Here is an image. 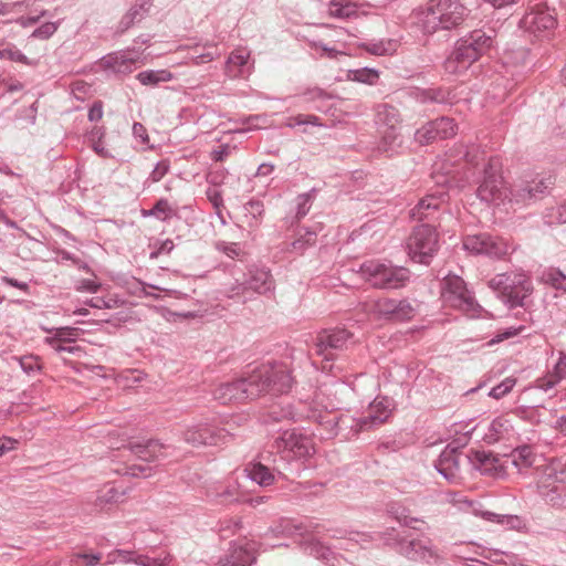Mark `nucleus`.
<instances>
[{"instance_id":"1","label":"nucleus","mask_w":566,"mask_h":566,"mask_svg":"<svg viewBox=\"0 0 566 566\" xmlns=\"http://www.w3.org/2000/svg\"><path fill=\"white\" fill-rule=\"evenodd\" d=\"M248 399L264 394H282L292 387L293 378L286 365L266 364L255 368L248 377L242 378Z\"/></svg>"},{"instance_id":"2","label":"nucleus","mask_w":566,"mask_h":566,"mask_svg":"<svg viewBox=\"0 0 566 566\" xmlns=\"http://www.w3.org/2000/svg\"><path fill=\"white\" fill-rule=\"evenodd\" d=\"M423 21L424 34L450 30L463 21L464 7L460 0H430Z\"/></svg>"},{"instance_id":"3","label":"nucleus","mask_w":566,"mask_h":566,"mask_svg":"<svg viewBox=\"0 0 566 566\" xmlns=\"http://www.w3.org/2000/svg\"><path fill=\"white\" fill-rule=\"evenodd\" d=\"M511 306L522 305L532 292V283L524 273L511 272L495 275L489 283Z\"/></svg>"},{"instance_id":"4","label":"nucleus","mask_w":566,"mask_h":566,"mask_svg":"<svg viewBox=\"0 0 566 566\" xmlns=\"http://www.w3.org/2000/svg\"><path fill=\"white\" fill-rule=\"evenodd\" d=\"M360 271L366 281L379 289H398L409 280L407 269L391 268L375 261L364 263Z\"/></svg>"},{"instance_id":"5","label":"nucleus","mask_w":566,"mask_h":566,"mask_svg":"<svg viewBox=\"0 0 566 566\" xmlns=\"http://www.w3.org/2000/svg\"><path fill=\"white\" fill-rule=\"evenodd\" d=\"M408 253L418 263L428 264L438 250V234L428 226L417 227L408 239Z\"/></svg>"},{"instance_id":"6","label":"nucleus","mask_w":566,"mask_h":566,"mask_svg":"<svg viewBox=\"0 0 566 566\" xmlns=\"http://www.w3.org/2000/svg\"><path fill=\"white\" fill-rule=\"evenodd\" d=\"M441 296L446 305L468 315L473 316L476 311L478 304L460 276L449 275L443 280Z\"/></svg>"},{"instance_id":"7","label":"nucleus","mask_w":566,"mask_h":566,"mask_svg":"<svg viewBox=\"0 0 566 566\" xmlns=\"http://www.w3.org/2000/svg\"><path fill=\"white\" fill-rule=\"evenodd\" d=\"M463 247L472 253L486 254L497 259L511 254L514 250L509 241L486 233L467 235L463 240Z\"/></svg>"},{"instance_id":"8","label":"nucleus","mask_w":566,"mask_h":566,"mask_svg":"<svg viewBox=\"0 0 566 566\" xmlns=\"http://www.w3.org/2000/svg\"><path fill=\"white\" fill-rule=\"evenodd\" d=\"M277 451L287 452L294 458H307L315 453L312 437L295 430L285 431L276 441Z\"/></svg>"},{"instance_id":"9","label":"nucleus","mask_w":566,"mask_h":566,"mask_svg":"<svg viewBox=\"0 0 566 566\" xmlns=\"http://www.w3.org/2000/svg\"><path fill=\"white\" fill-rule=\"evenodd\" d=\"M457 134V125L453 119L442 117L429 122L417 129L415 139L420 145H428L438 139L453 137Z\"/></svg>"},{"instance_id":"10","label":"nucleus","mask_w":566,"mask_h":566,"mask_svg":"<svg viewBox=\"0 0 566 566\" xmlns=\"http://www.w3.org/2000/svg\"><path fill=\"white\" fill-rule=\"evenodd\" d=\"M350 336V333L345 329L323 331L317 336L315 352L324 360H333L334 352L345 349Z\"/></svg>"},{"instance_id":"11","label":"nucleus","mask_w":566,"mask_h":566,"mask_svg":"<svg viewBox=\"0 0 566 566\" xmlns=\"http://www.w3.org/2000/svg\"><path fill=\"white\" fill-rule=\"evenodd\" d=\"M501 163L497 158H491L484 170V178L478 188L479 197L489 202H495L502 196Z\"/></svg>"},{"instance_id":"12","label":"nucleus","mask_w":566,"mask_h":566,"mask_svg":"<svg viewBox=\"0 0 566 566\" xmlns=\"http://www.w3.org/2000/svg\"><path fill=\"white\" fill-rule=\"evenodd\" d=\"M380 120L384 122V128L380 129L381 138L378 149L388 153L394 149L399 138L398 125L400 123L396 109H387L384 114H379Z\"/></svg>"},{"instance_id":"13","label":"nucleus","mask_w":566,"mask_h":566,"mask_svg":"<svg viewBox=\"0 0 566 566\" xmlns=\"http://www.w3.org/2000/svg\"><path fill=\"white\" fill-rule=\"evenodd\" d=\"M551 184L549 180L538 179L517 185L511 192V200L518 205H527L543 196Z\"/></svg>"},{"instance_id":"14","label":"nucleus","mask_w":566,"mask_h":566,"mask_svg":"<svg viewBox=\"0 0 566 566\" xmlns=\"http://www.w3.org/2000/svg\"><path fill=\"white\" fill-rule=\"evenodd\" d=\"M522 22L526 27V30L535 35L537 32H543L555 28L557 20L549 10L538 9L536 11L526 13Z\"/></svg>"},{"instance_id":"15","label":"nucleus","mask_w":566,"mask_h":566,"mask_svg":"<svg viewBox=\"0 0 566 566\" xmlns=\"http://www.w3.org/2000/svg\"><path fill=\"white\" fill-rule=\"evenodd\" d=\"M391 403L388 398L375 399L368 410V416L359 421V431L369 426H379L387 421L391 413Z\"/></svg>"},{"instance_id":"16","label":"nucleus","mask_w":566,"mask_h":566,"mask_svg":"<svg viewBox=\"0 0 566 566\" xmlns=\"http://www.w3.org/2000/svg\"><path fill=\"white\" fill-rule=\"evenodd\" d=\"M370 311L376 312L380 316L406 319L410 317L413 310L410 304L405 302L396 303L394 300L382 298L370 304Z\"/></svg>"},{"instance_id":"17","label":"nucleus","mask_w":566,"mask_h":566,"mask_svg":"<svg viewBox=\"0 0 566 566\" xmlns=\"http://www.w3.org/2000/svg\"><path fill=\"white\" fill-rule=\"evenodd\" d=\"M153 7V0H136L130 9L123 15L118 24V32L124 33L133 25L143 21Z\"/></svg>"},{"instance_id":"18","label":"nucleus","mask_w":566,"mask_h":566,"mask_svg":"<svg viewBox=\"0 0 566 566\" xmlns=\"http://www.w3.org/2000/svg\"><path fill=\"white\" fill-rule=\"evenodd\" d=\"M566 378V354H560L552 371L536 380V388L553 396L554 388Z\"/></svg>"},{"instance_id":"19","label":"nucleus","mask_w":566,"mask_h":566,"mask_svg":"<svg viewBox=\"0 0 566 566\" xmlns=\"http://www.w3.org/2000/svg\"><path fill=\"white\" fill-rule=\"evenodd\" d=\"M480 55L479 43L476 40L468 43V40L461 41L458 43V46L452 54L451 59L448 61L449 67L458 62L462 65V69L468 67L472 62H474Z\"/></svg>"},{"instance_id":"20","label":"nucleus","mask_w":566,"mask_h":566,"mask_svg":"<svg viewBox=\"0 0 566 566\" xmlns=\"http://www.w3.org/2000/svg\"><path fill=\"white\" fill-rule=\"evenodd\" d=\"M184 439L192 447L213 446L218 443V437L208 427H191L184 432Z\"/></svg>"},{"instance_id":"21","label":"nucleus","mask_w":566,"mask_h":566,"mask_svg":"<svg viewBox=\"0 0 566 566\" xmlns=\"http://www.w3.org/2000/svg\"><path fill=\"white\" fill-rule=\"evenodd\" d=\"M513 431V423L510 415H502L495 418L489 426L488 432L484 434V439L490 442H496L503 438L510 436Z\"/></svg>"},{"instance_id":"22","label":"nucleus","mask_w":566,"mask_h":566,"mask_svg":"<svg viewBox=\"0 0 566 566\" xmlns=\"http://www.w3.org/2000/svg\"><path fill=\"white\" fill-rule=\"evenodd\" d=\"M216 397L224 403L247 400L248 396L244 390V382L242 381V378L219 386L216 390Z\"/></svg>"},{"instance_id":"23","label":"nucleus","mask_w":566,"mask_h":566,"mask_svg":"<svg viewBox=\"0 0 566 566\" xmlns=\"http://www.w3.org/2000/svg\"><path fill=\"white\" fill-rule=\"evenodd\" d=\"M78 329L74 327L57 328L53 337H48L45 342L57 353L67 352L75 353L78 347L65 346L64 344L72 340V337L77 336Z\"/></svg>"},{"instance_id":"24","label":"nucleus","mask_w":566,"mask_h":566,"mask_svg":"<svg viewBox=\"0 0 566 566\" xmlns=\"http://www.w3.org/2000/svg\"><path fill=\"white\" fill-rule=\"evenodd\" d=\"M437 469L448 480L457 478L459 458L454 450L443 452L438 461Z\"/></svg>"},{"instance_id":"25","label":"nucleus","mask_w":566,"mask_h":566,"mask_svg":"<svg viewBox=\"0 0 566 566\" xmlns=\"http://www.w3.org/2000/svg\"><path fill=\"white\" fill-rule=\"evenodd\" d=\"M164 444L156 440H150L145 444H134L132 451L144 461H155L164 454Z\"/></svg>"},{"instance_id":"26","label":"nucleus","mask_w":566,"mask_h":566,"mask_svg":"<svg viewBox=\"0 0 566 566\" xmlns=\"http://www.w3.org/2000/svg\"><path fill=\"white\" fill-rule=\"evenodd\" d=\"M366 50L374 55H385L394 53L398 48V41L391 38H373L364 44Z\"/></svg>"},{"instance_id":"27","label":"nucleus","mask_w":566,"mask_h":566,"mask_svg":"<svg viewBox=\"0 0 566 566\" xmlns=\"http://www.w3.org/2000/svg\"><path fill=\"white\" fill-rule=\"evenodd\" d=\"M512 463L518 469L523 470L530 468L535 462V454L531 447L523 446L515 449L511 453Z\"/></svg>"},{"instance_id":"28","label":"nucleus","mask_w":566,"mask_h":566,"mask_svg":"<svg viewBox=\"0 0 566 566\" xmlns=\"http://www.w3.org/2000/svg\"><path fill=\"white\" fill-rule=\"evenodd\" d=\"M249 476L261 486H269L275 480L270 469L261 463H254L249 468Z\"/></svg>"},{"instance_id":"29","label":"nucleus","mask_w":566,"mask_h":566,"mask_svg":"<svg viewBox=\"0 0 566 566\" xmlns=\"http://www.w3.org/2000/svg\"><path fill=\"white\" fill-rule=\"evenodd\" d=\"M137 78L143 85H156L160 82H169L172 74L167 70L145 71L140 72Z\"/></svg>"},{"instance_id":"30","label":"nucleus","mask_w":566,"mask_h":566,"mask_svg":"<svg viewBox=\"0 0 566 566\" xmlns=\"http://www.w3.org/2000/svg\"><path fill=\"white\" fill-rule=\"evenodd\" d=\"M441 202V198L436 196H428L421 199L419 203L413 208L412 216L419 219L427 218L429 216L428 211L430 209H438Z\"/></svg>"},{"instance_id":"31","label":"nucleus","mask_w":566,"mask_h":566,"mask_svg":"<svg viewBox=\"0 0 566 566\" xmlns=\"http://www.w3.org/2000/svg\"><path fill=\"white\" fill-rule=\"evenodd\" d=\"M329 13L336 18H350L356 14V7L345 0H333L329 4Z\"/></svg>"},{"instance_id":"32","label":"nucleus","mask_w":566,"mask_h":566,"mask_svg":"<svg viewBox=\"0 0 566 566\" xmlns=\"http://www.w3.org/2000/svg\"><path fill=\"white\" fill-rule=\"evenodd\" d=\"M116 72H130V65L138 62V57H128L126 54L109 56L106 61Z\"/></svg>"},{"instance_id":"33","label":"nucleus","mask_w":566,"mask_h":566,"mask_svg":"<svg viewBox=\"0 0 566 566\" xmlns=\"http://www.w3.org/2000/svg\"><path fill=\"white\" fill-rule=\"evenodd\" d=\"M479 460L481 462L480 470L483 473L497 475L502 471L499 459L492 454H479Z\"/></svg>"},{"instance_id":"34","label":"nucleus","mask_w":566,"mask_h":566,"mask_svg":"<svg viewBox=\"0 0 566 566\" xmlns=\"http://www.w3.org/2000/svg\"><path fill=\"white\" fill-rule=\"evenodd\" d=\"M250 287L259 293H263L271 287L270 273L266 271H256L250 281Z\"/></svg>"},{"instance_id":"35","label":"nucleus","mask_w":566,"mask_h":566,"mask_svg":"<svg viewBox=\"0 0 566 566\" xmlns=\"http://www.w3.org/2000/svg\"><path fill=\"white\" fill-rule=\"evenodd\" d=\"M348 78L361 83L374 84L378 80V73L369 69L355 70L348 73Z\"/></svg>"},{"instance_id":"36","label":"nucleus","mask_w":566,"mask_h":566,"mask_svg":"<svg viewBox=\"0 0 566 566\" xmlns=\"http://www.w3.org/2000/svg\"><path fill=\"white\" fill-rule=\"evenodd\" d=\"M120 496L122 494L113 485H106L99 491L96 501L98 505L104 506L106 504L117 502Z\"/></svg>"},{"instance_id":"37","label":"nucleus","mask_w":566,"mask_h":566,"mask_svg":"<svg viewBox=\"0 0 566 566\" xmlns=\"http://www.w3.org/2000/svg\"><path fill=\"white\" fill-rule=\"evenodd\" d=\"M101 556L95 554H76L71 559V566H96Z\"/></svg>"},{"instance_id":"38","label":"nucleus","mask_w":566,"mask_h":566,"mask_svg":"<svg viewBox=\"0 0 566 566\" xmlns=\"http://www.w3.org/2000/svg\"><path fill=\"white\" fill-rule=\"evenodd\" d=\"M514 385H515V380L514 379L506 378L500 385H497L494 388H492V390L490 391V396L495 398V399H500L503 396H505L507 392H510L512 390V388L514 387Z\"/></svg>"},{"instance_id":"39","label":"nucleus","mask_w":566,"mask_h":566,"mask_svg":"<svg viewBox=\"0 0 566 566\" xmlns=\"http://www.w3.org/2000/svg\"><path fill=\"white\" fill-rule=\"evenodd\" d=\"M544 280L556 289L566 290V276L559 272L552 271L545 275Z\"/></svg>"},{"instance_id":"40","label":"nucleus","mask_w":566,"mask_h":566,"mask_svg":"<svg viewBox=\"0 0 566 566\" xmlns=\"http://www.w3.org/2000/svg\"><path fill=\"white\" fill-rule=\"evenodd\" d=\"M57 31V23L46 22L34 29L31 35H53Z\"/></svg>"},{"instance_id":"41","label":"nucleus","mask_w":566,"mask_h":566,"mask_svg":"<svg viewBox=\"0 0 566 566\" xmlns=\"http://www.w3.org/2000/svg\"><path fill=\"white\" fill-rule=\"evenodd\" d=\"M19 441L10 438V437H2L0 438V457L4 454L6 452L15 450L18 447Z\"/></svg>"},{"instance_id":"42","label":"nucleus","mask_w":566,"mask_h":566,"mask_svg":"<svg viewBox=\"0 0 566 566\" xmlns=\"http://www.w3.org/2000/svg\"><path fill=\"white\" fill-rule=\"evenodd\" d=\"M522 329L523 328H512V327L506 328L505 331L499 333L493 339H491L490 344L493 345V344L500 343L504 339L514 337V336L518 335L522 332Z\"/></svg>"},{"instance_id":"43","label":"nucleus","mask_w":566,"mask_h":566,"mask_svg":"<svg viewBox=\"0 0 566 566\" xmlns=\"http://www.w3.org/2000/svg\"><path fill=\"white\" fill-rule=\"evenodd\" d=\"M317 117L316 116H305V115H298L296 117L289 118L286 125L290 127H294L296 125H302L306 123H311L316 125L317 124Z\"/></svg>"},{"instance_id":"44","label":"nucleus","mask_w":566,"mask_h":566,"mask_svg":"<svg viewBox=\"0 0 566 566\" xmlns=\"http://www.w3.org/2000/svg\"><path fill=\"white\" fill-rule=\"evenodd\" d=\"M167 171H168V165L165 161L159 163V164H157V166L150 174V179L154 182H157L167 174Z\"/></svg>"},{"instance_id":"45","label":"nucleus","mask_w":566,"mask_h":566,"mask_svg":"<svg viewBox=\"0 0 566 566\" xmlns=\"http://www.w3.org/2000/svg\"><path fill=\"white\" fill-rule=\"evenodd\" d=\"M101 284L96 282L95 279H85L80 282L77 290L96 292L99 289Z\"/></svg>"},{"instance_id":"46","label":"nucleus","mask_w":566,"mask_h":566,"mask_svg":"<svg viewBox=\"0 0 566 566\" xmlns=\"http://www.w3.org/2000/svg\"><path fill=\"white\" fill-rule=\"evenodd\" d=\"M133 133L136 137H139L143 144L148 143V135L146 134V128L144 125L139 123H135L133 126Z\"/></svg>"},{"instance_id":"47","label":"nucleus","mask_w":566,"mask_h":566,"mask_svg":"<svg viewBox=\"0 0 566 566\" xmlns=\"http://www.w3.org/2000/svg\"><path fill=\"white\" fill-rule=\"evenodd\" d=\"M20 364L25 371H30L34 367L39 368L38 359L34 357H23L21 358Z\"/></svg>"},{"instance_id":"48","label":"nucleus","mask_w":566,"mask_h":566,"mask_svg":"<svg viewBox=\"0 0 566 566\" xmlns=\"http://www.w3.org/2000/svg\"><path fill=\"white\" fill-rule=\"evenodd\" d=\"M102 116H103L102 104L95 103L88 112V117L91 120H99L102 118Z\"/></svg>"},{"instance_id":"49","label":"nucleus","mask_w":566,"mask_h":566,"mask_svg":"<svg viewBox=\"0 0 566 566\" xmlns=\"http://www.w3.org/2000/svg\"><path fill=\"white\" fill-rule=\"evenodd\" d=\"M223 252L230 256V258H234V256H239L241 254V249L238 244L235 243H232L230 245H224L223 247Z\"/></svg>"},{"instance_id":"50","label":"nucleus","mask_w":566,"mask_h":566,"mask_svg":"<svg viewBox=\"0 0 566 566\" xmlns=\"http://www.w3.org/2000/svg\"><path fill=\"white\" fill-rule=\"evenodd\" d=\"M485 1L489 2L490 4H492V7H494L496 9H502L507 6H512V4L516 3L518 0H485Z\"/></svg>"},{"instance_id":"51","label":"nucleus","mask_w":566,"mask_h":566,"mask_svg":"<svg viewBox=\"0 0 566 566\" xmlns=\"http://www.w3.org/2000/svg\"><path fill=\"white\" fill-rule=\"evenodd\" d=\"M207 195L210 201L214 205V207H218L221 203V195L217 189H209L207 191Z\"/></svg>"},{"instance_id":"52","label":"nucleus","mask_w":566,"mask_h":566,"mask_svg":"<svg viewBox=\"0 0 566 566\" xmlns=\"http://www.w3.org/2000/svg\"><path fill=\"white\" fill-rule=\"evenodd\" d=\"M174 249V242L170 240L165 241L157 252H153L150 258H156L161 252H170Z\"/></svg>"},{"instance_id":"53","label":"nucleus","mask_w":566,"mask_h":566,"mask_svg":"<svg viewBox=\"0 0 566 566\" xmlns=\"http://www.w3.org/2000/svg\"><path fill=\"white\" fill-rule=\"evenodd\" d=\"M228 154H229V147H228V146H221V147H220V149L214 150V151L212 153L213 158H214L216 160H223V159H224V157H227V156H228Z\"/></svg>"},{"instance_id":"54","label":"nucleus","mask_w":566,"mask_h":566,"mask_svg":"<svg viewBox=\"0 0 566 566\" xmlns=\"http://www.w3.org/2000/svg\"><path fill=\"white\" fill-rule=\"evenodd\" d=\"M39 20V17H29V18H20L15 21L17 24H20L22 27L27 25H34Z\"/></svg>"},{"instance_id":"55","label":"nucleus","mask_w":566,"mask_h":566,"mask_svg":"<svg viewBox=\"0 0 566 566\" xmlns=\"http://www.w3.org/2000/svg\"><path fill=\"white\" fill-rule=\"evenodd\" d=\"M555 429L563 436L566 437V417H562L557 420Z\"/></svg>"},{"instance_id":"56","label":"nucleus","mask_w":566,"mask_h":566,"mask_svg":"<svg viewBox=\"0 0 566 566\" xmlns=\"http://www.w3.org/2000/svg\"><path fill=\"white\" fill-rule=\"evenodd\" d=\"M4 281L11 285V286H14V287H18L22 291H25L28 289V285L25 283H20L18 282L17 280L14 279H9V277H6Z\"/></svg>"},{"instance_id":"57","label":"nucleus","mask_w":566,"mask_h":566,"mask_svg":"<svg viewBox=\"0 0 566 566\" xmlns=\"http://www.w3.org/2000/svg\"><path fill=\"white\" fill-rule=\"evenodd\" d=\"M149 287L153 289V290L164 291L169 296H172V297H176V298H180V293L178 291L167 290V289H163V287H159V286H153V285H149Z\"/></svg>"},{"instance_id":"58","label":"nucleus","mask_w":566,"mask_h":566,"mask_svg":"<svg viewBox=\"0 0 566 566\" xmlns=\"http://www.w3.org/2000/svg\"><path fill=\"white\" fill-rule=\"evenodd\" d=\"M167 210L168 203L166 201H158L157 205L155 206V211L157 216H159V213H165Z\"/></svg>"},{"instance_id":"59","label":"nucleus","mask_w":566,"mask_h":566,"mask_svg":"<svg viewBox=\"0 0 566 566\" xmlns=\"http://www.w3.org/2000/svg\"><path fill=\"white\" fill-rule=\"evenodd\" d=\"M230 62L235 64H244L245 63V56L242 54H232L230 56Z\"/></svg>"},{"instance_id":"60","label":"nucleus","mask_w":566,"mask_h":566,"mask_svg":"<svg viewBox=\"0 0 566 566\" xmlns=\"http://www.w3.org/2000/svg\"><path fill=\"white\" fill-rule=\"evenodd\" d=\"M273 170V166L271 165H261L259 167V175H268Z\"/></svg>"},{"instance_id":"61","label":"nucleus","mask_w":566,"mask_h":566,"mask_svg":"<svg viewBox=\"0 0 566 566\" xmlns=\"http://www.w3.org/2000/svg\"><path fill=\"white\" fill-rule=\"evenodd\" d=\"M305 238H306L305 241L307 244H313L315 242V233H313V232H307L305 234Z\"/></svg>"},{"instance_id":"62","label":"nucleus","mask_w":566,"mask_h":566,"mask_svg":"<svg viewBox=\"0 0 566 566\" xmlns=\"http://www.w3.org/2000/svg\"><path fill=\"white\" fill-rule=\"evenodd\" d=\"M559 217L566 222V205L560 206L559 208Z\"/></svg>"},{"instance_id":"63","label":"nucleus","mask_w":566,"mask_h":566,"mask_svg":"<svg viewBox=\"0 0 566 566\" xmlns=\"http://www.w3.org/2000/svg\"><path fill=\"white\" fill-rule=\"evenodd\" d=\"M263 502H264V497H258V499H252V500L250 501V504H251L252 506H256V505H259V504H261V503H263Z\"/></svg>"},{"instance_id":"64","label":"nucleus","mask_w":566,"mask_h":566,"mask_svg":"<svg viewBox=\"0 0 566 566\" xmlns=\"http://www.w3.org/2000/svg\"><path fill=\"white\" fill-rule=\"evenodd\" d=\"M292 247H293L294 250H300V249L303 248V244L301 243L300 240H297V241L293 242Z\"/></svg>"}]
</instances>
